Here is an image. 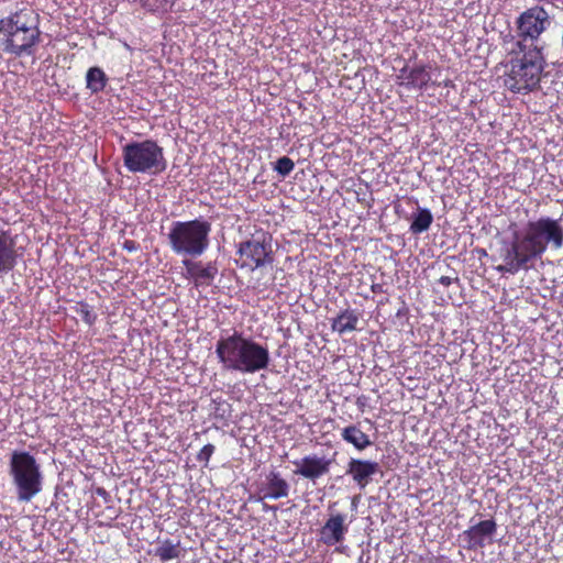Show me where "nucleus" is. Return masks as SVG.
<instances>
[{
    "mask_svg": "<svg viewBox=\"0 0 563 563\" xmlns=\"http://www.w3.org/2000/svg\"><path fill=\"white\" fill-rule=\"evenodd\" d=\"M511 240L503 242L499 257L503 264L496 269L501 274L515 275L528 271L530 263L539 260L551 246L559 250L563 246V225L559 219L542 216L529 220L521 229L511 223Z\"/></svg>",
    "mask_w": 563,
    "mask_h": 563,
    "instance_id": "f257e3e1",
    "label": "nucleus"
},
{
    "mask_svg": "<svg viewBox=\"0 0 563 563\" xmlns=\"http://www.w3.org/2000/svg\"><path fill=\"white\" fill-rule=\"evenodd\" d=\"M504 65V86L515 93H528L540 85L547 66L543 46L515 42Z\"/></svg>",
    "mask_w": 563,
    "mask_h": 563,
    "instance_id": "f03ea898",
    "label": "nucleus"
},
{
    "mask_svg": "<svg viewBox=\"0 0 563 563\" xmlns=\"http://www.w3.org/2000/svg\"><path fill=\"white\" fill-rule=\"evenodd\" d=\"M216 354L222 368L228 372L253 374L266 369L271 363L267 346L238 330L218 340Z\"/></svg>",
    "mask_w": 563,
    "mask_h": 563,
    "instance_id": "7ed1b4c3",
    "label": "nucleus"
},
{
    "mask_svg": "<svg viewBox=\"0 0 563 563\" xmlns=\"http://www.w3.org/2000/svg\"><path fill=\"white\" fill-rule=\"evenodd\" d=\"M41 34L38 15L32 9L22 8L0 19V43L15 57L33 56Z\"/></svg>",
    "mask_w": 563,
    "mask_h": 563,
    "instance_id": "20e7f679",
    "label": "nucleus"
},
{
    "mask_svg": "<svg viewBox=\"0 0 563 563\" xmlns=\"http://www.w3.org/2000/svg\"><path fill=\"white\" fill-rule=\"evenodd\" d=\"M211 223L202 219L174 221L167 234L170 250L179 256L198 257L209 247Z\"/></svg>",
    "mask_w": 563,
    "mask_h": 563,
    "instance_id": "39448f33",
    "label": "nucleus"
},
{
    "mask_svg": "<svg viewBox=\"0 0 563 563\" xmlns=\"http://www.w3.org/2000/svg\"><path fill=\"white\" fill-rule=\"evenodd\" d=\"M124 167L133 174L159 175L167 168L164 148L154 140L132 141L122 147Z\"/></svg>",
    "mask_w": 563,
    "mask_h": 563,
    "instance_id": "423d86ee",
    "label": "nucleus"
},
{
    "mask_svg": "<svg viewBox=\"0 0 563 563\" xmlns=\"http://www.w3.org/2000/svg\"><path fill=\"white\" fill-rule=\"evenodd\" d=\"M9 474L20 501H30L42 490V472L36 459L26 451H13Z\"/></svg>",
    "mask_w": 563,
    "mask_h": 563,
    "instance_id": "0eeeda50",
    "label": "nucleus"
},
{
    "mask_svg": "<svg viewBox=\"0 0 563 563\" xmlns=\"http://www.w3.org/2000/svg\"><path fill=\"white\" fill-rule=\"evenodd\" d=\"M236 256L238 267L247 272L272 266L275 261L273 235L262 228L255 229L247 239L239 243Z\"/></svg>",
    "mask_w": 563,
    "mask_h": 563,
    "instance_id": "6e6552de",
    "label": "nucleus"
},
{
    "mask_svg": "<svg viewBox=\"0 0 563 563\" xmlns=\"http://www.w3.org/2000/svg\"><path fill=\"white\" fill-rule=\"evenodd\" d=\"M550 25L551 18L543 5L536 4L528 8L516 19L518 34L516 42L527 44L530 41V44H536Z\"/></svg>",
    "mask_w": 563,
    "mask_h": 563,
    "instance_id": "1a4fd4ad",
    "label": "nucleus"
},
{
    "mask_svg": "<svg viewBox=\"0 0 563 563\" xmlns=\"http://www.w3.org/2000/svg\"><path fill=\"white\" fill-rule=\"evenodd\" d=\"M431 65L405 66L397 75V84L407 89L423 90L431 82L432 86L440 87L441 82L431 81Z\"/></svg>",
    "mask_w": 563,
    "mask_h": 563,
    "instance_id": "9d476101",
    "label": "nucleus"
},
{
    "mask_svg": "<svg viewBox=\"0 0 563 563\" xmlns=\"http://www.w3.org/2000/svg\"><path fill=\"white\" fill-rule=\"evenodd\" d=\"M292 463L296 466L295 474L311 482H316L318 478L330 473L333 460L317 454H309Z\"/></svg>",
    "mask_w": 563,
    "mask_h": 563,
    "instance_id": "9b49d317",
    "label": "nucleus"
},
{
    "mask_svg": "<svg viewBox=\"0 0 563 563\" xmlns=\"http://www.w3.org/2000/svg\"><path fill=\"white\" fill-rule=\"evenodd\" d=\"M185 273V278L192 280L196 287L210 286L218 275V266L216 262H208L203 264L201 261H194L191 258H184L181 261Z\"/></svg>",
    "mask_w": 563,
    "mask_h": 563,
    "instance_id": "f8f14e48",
    "label": "nucleus"
},
{
    "mask_svg": "<svg viewBox=\"0 0 563 563\" xmlns=\"http://www.w3.org/2000/svg\"><path fill=\"white\" fill-rule=\"evenodd\" d=\"M345 520L346 516L343 514L331 515L319 530L320 542L328 547L341 543L349 531Z\"/></svg>",
    "mask_w": 563,
    "mask_h": 563,
    "instance_id": "ddd939ff",
    "label": "nucleus"
},
{
    "mask_svg": "<svg viewBox=\"0 0 563 563\" xmlns=\"http://www.w3.org/2000/svg\"><path fill=\"white\" fill-rule=\"evenodd\" d=\"M496 531V521L494 519H487L471 526L463 532L462 537L466 542V549L476 550L484 548L486 545V539H492Z\"/></svg>",
    "mask_w": 563,
    "mask_h": 563,
    "instance_id": "4468645a",
    "label": "nucleus"
},
{
    "mask_svg": "<svg viewBox=\"0 0 563 563\" xmlns=\"http://www.w3.org/2000/svg\"><path fill=\"white\" fill-rule=\"evenodd\" d=\"M379 471V464L371 460L350 459L346 465V475L351 476L358 488L364 489L372 481V476Z\"/></svg>",
    "mask_w": 563,
    "mask_h": 563,
    "instance_id": "2eb2a0df",
    "label": "nucleus"
},
{
    "mask_svg": "<svg viewBox=\"0 0 563 563\" xmlns=\"http://www.w3.org/2000/svg\"><path fill=\"white\" fill-rule=\"evenodd\" d=\"M18 263L14 238L9 230L0 229V275L11 272Z\"/></svg>",
    "mask_w": 563,
    "mask_h": 563,
    "instance_id": "dca6fc26",
    "label": "nucleus"
},
{
    "mask_svg": "<svg viewBox=\"0 0 563 563\" xmlns=\"http://www.w3.org/2000/svg\"><path fill=\"white\" fill-rule=\"evenodd\" d=\"M262 499H280L289 495V484L278 472H269L260 489Z\"/></svg>",
    "mask_w": 563,
    "mask_h": 563,
    "instance_id": "f3484780",
    "label": "nucleus"
},
{
    "mask_svg": "<svg viewBox=\"0 0 563 563\" xmlns=\"http://www.w3.org/2000/svg\"><path fill=\"white\" fill-rule=\"evenodd\" d=\"M185 552L186 550L181 547L180 540L166 538L157 541L154 556L158 558L162 562H167L180 559Z\"/></svg>",
    "mask_w": 563,
    "mask_h": 563,
    "instance_id": "a211bd4d",
    "label": "nucleus"
},
{
    "mask_svg": "<svg viewBox=\"0 0 563 563\" xmlns=\"http://www.w3.org/2000/svg\"><path fill=\"white\" fill-rule=\"evenodd\" d=\"M360 312L355 309H344L335 318L332 319L331 329L333 332L344 334L353 332L357 329L360 321Z\"/></svg>",
    "mask_w": 563,
    "mask_h": 563,
    "instance_id": "6ab92c4d",
    "label": "nucleus"
},
{
    "mask_svg": "<svg viewBox=\"0 0 563 563\" xmlns=\"http://www.w3.org/2000/svg\"><path fill=\"white\" fill-rule=\"evenodd\" d=\"M341 438L344 442L353 445L357 451H364L373 445L369 435L363 432L356 424L344 427L341 431Z\"/></svg>",
    "mask_w": 563,
    "mask_h": 563,
    "instance_id": "aec40b11",
    "label": "nucleus"
},
{
    "mask_svg": "<svg viewBox=\"0 0 563 563\" xmlns=\"http://www.w3.org/2000/svg\"><path fill=\"white\" fill-rule=\"evenodd\" d=\"M108 84V77L100 67H90L86 74V87L91 93H98L104 90Z\"/></svg>",
    "mask_w": 563,
    "mask_h": 563,
    "instance_id": "412c9836",
    "label": "nucleus"
},
{
    "mask_svg": "<svg viewBox=\"0 0 563 563\" xmlns=\"http://www.w3.org/2000/svg\"><path fill=\"white\" fill-rule=\"evenodd\" d=\"M433 222V216L427 208H418V211L413 214L410 224V232L412 234H420L429 230Z\"/></svg>",
    "mask_w": 563,
    "mask_h": 563,
    "instance_id": "4be33fe9",
    "label": "nucleus"
},
{
    "mask_svg": "<svg viewBox=\"0 0 563 563\" xmlns=\"http://www.w3.org/2000/svg\"><path fill=\"white\" fill-rule=\"evenodd\" d=\"M73 309L80 316L81 320L86 324L93 325L96 323L98 316L93 308L86 301H77Z\"/></svg>",
    "mask_w": 563,
    "mask_h": 563,
    "instance_id": "5701e85b",
    "label": "nucleus"
},
{
    "mask_svg": "<svg viewBox=\"0 0 563 563\" xmlns=\"http://www.w3.org/2000/svg\"><path fill=\"white\" fill-rule=\"evenodd\" d=\"M295 168V163L288 156H283L275 163L274 169L283 177L289 175Z\"/></svg>",
    "mask_w": 563,
    "mask_h": 563,
    "instance_id": "b1692460",
    "label": "nucleus"
},
{
    "mask_svg": "<svg viewBox=\"0 0 563 563\" xmlns=\"http://www.w3.org/2000/svg\"><path fill=\"white\" fill-rule=\"evenodd\" d=\"M214 450H216V448L211 443L203 445L197 454V461L199 463H202L203 466H208V463H209L212 454L214 453Z\"/></svg>",
    "mask_w": 563,
    "mask_h": 563,
    "instance_id": "393cba45",
    "label": "nucleus"
},
{
    "mask_svg": "<svg viewBox=\"0 0 563 563\" xmlns=\"http://www.w3.org/2000/svg\"><path fill=\"white\" fill-rule=\"evenodd\" d=\"M122 249L128 251L129 253H133L140 250V244L134 240H125L122 243Z\"/></svg>",
    "mask_w": 563,
    "mask_h": 563,
    "instance_id": "a878e982",
    "label": "nucleus"
},
{
    "mask_svg": "<svg viewBox=\"0 0 563 563\" xmlns=\"http://www.w3.org/2000/svg\"><path fill=\"white\" fill-rule=\"evenodd\" d=\"M438 282L442 286L449 287L452 284V278L449 276H441Z\"/></svg>",
    "mask_w": 563,
    "mask_h": 563,
    "instance_id": "bb28decb",
    "label": "nucleus"
},
{
    "mask_svg": "<svg viewBox=\"0 0 563 563\" xmlns=\"http://www.w3.org/2000/svg\"><path fill=\"white\" fill-rule=\"evenodd\" d=\"M96 493L99 496H103V497L108 495L107 490L104 488H102V487L97 488Z\"/></svg>",
    "mask_w": 563,
    "mask_h": 563,
    "instance_id": "cd10ccee",
    "label": "nucleus"
},
{
    "mask_svg": "<svg viewBox=\"0 0 563 563\" xmlns=\"http://www.w3.org/2000/svg\"><path fill=\"white\" fill-rule=\"evenodd\" d=\"M380 288H382V286H380L379 284H374V285L372 286V290H373V291H378V290H380Z\"/></svg>",
    "mask_w": 563,
    "mask_h": 563,
    "instance_id": "c85d7f7f",
    "label": "nucleus"
},
{
    "mask_svg": "<svg viewBox=\"0 0 563 563\" xmlns=\"http://www.w3.org/2000/svg\"><path fill=\"white\" fill-rule=\"evenodd\" d=\"M443 86H444V87H449V86H450V80L444 81V82H443Z\"/></svg>",
    "mask_w": 563,
    "mask_h": 563,
    "instance_id": "c756f323",
    "label": "nucleus"
},
{
    "mask_svg": "<svg viewBox=\"0 0 563 563\" xmlns=\"http://www.w3.org/2000/svg\"><path fill=\"white\" fill-rule=\"evenodd\" d=\"M223 563H231V562H229V561H224Z\"/></svg>",
    "mask_w": 563,
    "mask_h": 563,
    "instance_id": "7c9ffc66",
    "label": "nucleus"
}]
</instances>
